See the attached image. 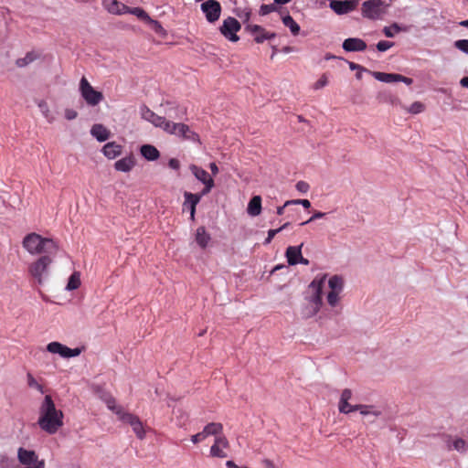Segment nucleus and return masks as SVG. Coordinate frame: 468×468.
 <instances>
[{
	"instance_id": "423d86ee",
	"label": "nucleus",
	"mask_w": 468,
	"mask_h": 468,
	"mask_svg": "<svg viewBox=\"0 0 468 468\" xmlns=\"http://www.w3.org/2000/svg\"><path fill=\"white\" fill-rule=\"evenodd\" d=\"M17 460L20 468H45V461L38 458L37 452L24 447L17 450Z\"/></svg>"
},
{
	"instance_id": "6ab92c4d",
	"label": "nucleus",
	"mask_w": 468,
	"mask_h": 468,
	"mask_svg": "<svg viewBox=\"0 0 468 468\" xmlns=\"http://www.w3.org/2000/svg\"><path fill=\"white\" fill-rule=\"evenodd\" d=\"M353 393L349 388H345L340 396L338 402V410L343 414H349L353 411H356V405H351L348 401L352 399Z\"/></svg>"
},
{
	"instance_id": "0e129e2a",
	"label": "nucleus",
	"mask_w": 468,
	"mask_h": 468,
	"mask_svg": "<svg viewBox=\"0 0 468 468\" xmlns=\"http://www.w3.org/2000/svg\"><path fill=\"white\" fill-rule=\"evenodd\" d=\"M302 199H294V200H288L285 202V206H289L292 204H301Z\"/></svg>"
},
{
	"instance_id": "e2e57ef3",
	"label": "nucleus",
	"mask_w": 468,
	"mask_h": 468,
	"mask_svg": "<svg viewBox=\"0 0 468 468\" xmlns=\"http://www.w3.org/2000/svg\"><path fill=\"white\" fill-rule=\"evenodd\" d=\"M304 208H309L311 207V202L308 199H302L301 204Z\"/></svg>"
},
{
	"instance_id": "f8f14e48",
	"label": "nucleus",
	"mask_w": 468,
	"mask_h": 468,
	"mask_svg": "<svg viewBox=\"0 0 468 468\" xmlns=\"http://www.w3.org/2000/svg\"><path fill=\"white\" fill-rule=\"evenodd\" d=\"M223 431V426L219 422H209L207 423L200 432L194 434L191 436V441L194 444H197L203 441L208 436H217L221 434Z\"/></svg>"
},
{
	"instance_id": "393cba45",
	"label": "nucleus",
	"mask_w": 468,
	"mask_h": 468,
	"mask_svg": "<svg viewBox=\"0 0 468 468\" xmlns=\"http://www.w3.org/2000/svg\"><path fill=\"white\" fill-rule=\"evenodd\" d=\"M101 152L108 159H114L121 155L122 146L115 142H110L104 144Z\"/></svg>"
},
{
	"instance_id": "a878e982",
	"label": "nucleus",
	"mask_w": 468,
	"mask_h": 468,
	"mask_svg": "<svg viewBox=\"0 0 468 468\" xmlns=\"http://www.w3.org/2000/svg\"><path fill=\"white\" fill-rule=\"evenodd\" d=\"M90 134L99 142H105L110 137V132L102 124H94L90 129Z\"/></svg>"
},
{
	"instance_id": "c756f323",
	"label": "nucleus",
	"mask_w": 468,
	"mask_h": 468,
	"mask_svg": "<svg viewBox=\"0 0 468 468\" xmlns=\"http://www.w3.org/2000/svg\"><path fill=\"white\" fill-rule=\"evenodd\" d=\"M247 212L251 217H257L261 212V197L254 196L249 202Z\"/></svg>"
},
{
	"instance_id": "7c9ffc66",
	"label": "nucleus",
	"mask_w": 468,
	"mask_h": 468,
	"mask_svg": "<svg viewBox=\"0 0 468 468\" xmlns=\"http://www.w3.org/2000/svg\"><path fill=\"white\" fill-rule=\"evenodd\" d=\"M189 169L192 172V174L195 176V177L198 181L202 182L203 184L207 183V181L213 180L212 177L208 175V173L205 169H203L196 165H191Z\"/></svg>"
},
{
	"instance_id": "58836bf2",
	"label": "nucleus",
	"mask_w": 468,
	"mask_h": 468,
	"mask_svg": "<svg viewBox=\"0 0 468 468\" xmlns=\"http://www.w3.org/2000/svg\"><path fill=\"white\" fill-rule=\"evenodd\" d=\"M80 275L79 272L75 271L73 272L68 281L66 290L68 291H73L80 287Z\"/></svg>"
},
{
	"instance_id": "f03ea898",
	"label": "nucleus",
	"mask_w": 468,
	"mask_h": 468,
	"mask_svg": "<svg viewBox=\"0 0 468 468\" xmlns=\"http://www.w3.org/2000/svg\"><path fill=\"white\" fill-rule=\"evenodd\" d=\"M326 274L317 275L308 285L304 294V303L301 306L300 314L303 319H309L317 314L323 305V290Z\"/></svg>"
},
{
	"instance_id": "ddd939ff",
	"label": "nucleus",
	"mask_w": 468,
	"mask_h": 468,
	"mask_svg": "<svg viewBox=\"0 0 468 468\" xmlns=\"http://www.w3.org/2000/svg\"><path fill=\"white\" fill-rule=\"evenodd\" d=\"M245 30L253 37L256 43H263L265 40H271L276 37L274 32H269L259 25L247 24Z\"/></svg>"
},
{
	"instance_id": "473e14b6",
	"label": "nucleus",
	"mask_w": 468,
	"mask_h": 468,
	"mask_svg": "<svg viewBox=\"0 0 468 468\" xmlns=\"http://www.w3.org/2000/svg\"><path fill=\"white\" fill-rule=\"evenodd\" d=\"M356 410H359L360 414L363 416L371 415L378 417L381 415V411L374 405L356 404Z\"/></svg>"
},
{
	"instance_id": "b1692460",
	"label": "nucleus",
	"mask_w": 468,
	"mask_h": 468,
	"mask_svg": "<svg viewBox=\"0 0 468 468\" xmlns=\"http://www.w3.org/2000/svg\"><path fill=\"white\" fill-rule=\"evenodd\" d=\"M134 165L135 159L132 154L125 156L114 163L115 170L124 173L130 172L134 167Z\"/></svg>"
},
{
	"instance_id": "cd10ccee",
	"label": "nucleus",
	"mask_w": 468,
	"mask_h": 468,
	"mask_svg": "<svg viewBox=\"0 0 468 468\" xmlns=\"http://www.w3.org/2000/svg\"><path fill=\"white\" fill-rule=\"evenodd\" d=\"M103 5L111 14H125L124 8H126V5L118 2L117 0H103Z\"/></svg>"
},
{
	"instance_id": "6e6d98bb",
	"label": "nucleus",
	"mask_w": 468,
	"mask_h": 468,
	"mask_svg": "<svg viewBox=\"0 0 468 468\" xmlns=\"http://www.w3.org/2000/svg\"><path fill=\"white\" fill-rule=\"evenodd\" d=\"M27 385L31 388H34L38 383L31 373H27Z\"/></svg>"
},
{
	"instance_id": "aec40b11",
	"label": "nucleus",
	"mask_w": 468,
	"mask_h": 468,
	"mask_svg": "<svg viewBox=\"0 0 468 468\" xmlns=\"http://www.w3.org/2000/svg\"><path fill=\"white\" fill-rule=\"evenodd\" d=\"M342 48L347 52H359L367 48V43L358 37H349L344 40Z\"/></svg>"
},
{
	"instance_id": "a18cd8bd",
	"label": "nucleus",
	"mask_w": 468,
	"mask_h": 468,
	"mask_svg": "<svg viewBox=\"0 0 468 468\" xmlns=\"http://www.w3.org/2000/svg\"><path fill=\"white\" fill-rule=\"evenodd\" d=\"M289 226V223H284L282 227H280L279 229H270L268 231V236L264 241V244H269L271 239L274 238V236L276 234H278L279 232H281L282 230L285 229L287 227Z\"/></svg>"
},
{
	"instance_id": "338daca9",
	"label": "nucleus",
	"mask_w": 468,
	"mask_h": 468,
	"mask_svg": "<svg viewBox=\"0 0 468 468\" xmlns=\"http://www.w3.org/2000/svg\"><path fill=\"white\" fill-rule=\"evenodd\" d=\"M299 263L303 264V265H308L309 264V260L303 258V255H302L300 260H299Z\"/></svg>"
},
{
	"instance_id": "3c124183",
	"label": "nucleus",
	"mask_w": 468,
	"mask_h": 468,
	"mask_svg": "<svg viewBox=\"0 0 468 468\" xmlns=\"http://www.w3.org/2000/svg\"><path fill=\"white\" fill-rule=\"evenodd\" d=\"M328 83L327 78L325 75H323L314 84V89L319 90L326 86Z\"/></svg>"
},
{
	"instance_id": "20e7f679",
	"label": "nucleus",
	"mask_w": 468,
	"mask_h": 468,
	"mask_svg": "<svg viewBox=\"0 0 468 468\" xmlns=\"http://www.w3.org/2000/svg\"><path fill=\"white\" fill-rule=\"evenodd\" d=\"M390 5V0H367L361 7L362 16L371 20L379 19Z\"/></svg>"
},
{
	"instance_id": "7ed1b4c3",
	"label": "nucleus",
	"mask_w": 468,
	"mask_h": 468,
	"mask_svg": "<svg viewBox=\"0 0 468 468\" xmlns=\"http://www.w3.org/2000/svg\"><path fill=\"white\" fill-rule=\"evenodd\" d=\"M23 246L30 254L53 255L58 250V245L53 239L42 238L37 233L27 235L23 239Z\"/></svg>"
},
{
	"instance_id": "49530a36",
	"label": "nucleus",
	"mask_w": 468,
	"mask_h": 468,
	"mask_svg": "<svg viewBox=\"0 0 468 468\" xmlns=\"http://www.w3.org/2000/svg\"><path fill=\"white\" fill-rule=\"evenodd\" d=\"M454 47L468 55V39H459L454 42Z\"/></svg>"
},
{
	"instance_id": "4468645a",
	"label": "nucleus",
	"mask_w": 468,
	"mask_h": 468,
	"mask_svg": "<svg viewBox=\"0 0 468 468\" xmlns=\"http://www.w3.org/2000/svg\"><path fill=\"white\" fill-rule=\"evenodd\" d=\"M47 350L52 354H58L63 358L75 357L81 353V348H69L59 342H50L47 346Z\"/></svg>"
},
{
	"instance_id": "ea45409f",
	"label": "nucleus",
	"mask_w": 468,
	"mask_h": 468,
	"mask_svg": "<svg viewBox=\"0 0 468 468\" xmlns=\"http://www.w3.org/2000/svg\"><path fill=\"white\" fill-rule=\"evenodd\" d=\"M36 58V54L28 52L24 58H18L16 63L17 67L23 68L33 62Z\"/></svg>"
},
{
	"instance_id": "a211bd4d",
	"label": "nucleus",
	"mask_w": 468,
	"mask_h": 468,
	"mask_svg": "<svg viewBox=\"0 0 468 468\" xmlns=\"http://www.w3.org/2000/svg\"><path fill=\"white\" fill-rule=\"evenodd\" d=\"M120 420L123 423L129 424L138 439L142 440L144 438L145 431L142 421L137 416L130 412H126L121 417Z\"/></svg>"
},
{
	"instance_id": "5fc2aeb1",
	"label": "nucleus",
	"mask_w": 468,
	"mask_h": 468,
	"mask_svg": "<svg viewBox=\"0 0 468 468\" xmlns=\"http://www.w3.org/2000/svg\"><path fill=\"white\" fill-rule=\"evenodd\" d=\"M78 116V113L75 110L73 109H67L65 111V118L67 120H74L76 117Z\"/></svg>"
},
{
	"instance_id": "e433bc0d",
	"label": "nucleus",
	"mask_w": 468,
	"mask_h": 468,
	"mask_svg": "<svg viewBox=\"0 0 468 468\" xmlns=\"http://www.w3.org/2000/svg\"><path fill=\"white\" fill-rule=\"evenodd\" d=\"M282 23L285 27H289L293 36H297L300 32V26L294 19L288 14L282 17Z\"/></svg>"
},
{
	"instance_id": "39448f33",
	"label": "nucleus",
	"mask_w": 468,
	"mask_h": 468,
	"mask_svg": "<svg viewBox=\"0 0 468 468\" xmlns=\"http://www.w3.org/2000/svg\"><path fill=\"white\" fill-rule=\"evenodd\" d=\"M164 131L169 134L176 135L185 140L200 144L199 135L192 131L190 127L185 123L175 122L168 120Z\"/></svg>"
},
{
	"instance_id": "1a4fd4ad",
	"label": "nucleus",
	"mask_w": 468,
	"mask_h": 468,
	"mask_svg": "<svg viewBox=\"0 0 468 468\" xmlns=\"http://www.w3.org/2000/svg\"><path fill=\"white\" fill-rule=\"evenodd\" d=\"M80 91L82 98L90 106H96L103 100L102 93L95 90L85 77L80 80Z\"/></svg>"
},
{
	"instance_id": "c85d7f7f",
	"label": "nucleus",
	"mask_w": 468,
	"mask_h": 468,
	"mask_svg": "<svg viewBox=\"0 0 468 468\" xmlns=\"http://www.w3.org/2000/svg\"><path fill=\"white\" fill-rule=\"evenodd\" d=\"M211 239L210 235L207 232L205 227L201 226L196 231V242L201 249H205Z\"/></svg>"
},
{
	"instance_id": "f3484780",
	"label": "nucleus",
	"mask_w": 468,
	"mask_h": 468,
	"mask_svg": "<svg viewBox=\"0 0 468 468\" xmlns=\"http://www.w3.org/2000/svg\"><path fill=\"white\" fill-rule=\"evenodd\" d=\"M229 447V442L228 439L225 436L218 434L215 437L214 443L210 447L209 454L211 457L226 458L228 454L225 450Z\"/></svg>"
},
{
	"instance_id": "774afa93",
	"label": "nucleus",
	"mask_w": 468,
	"mask_h": 468,
	"mask_svg": "<svg viewBox=\"0 0 468 468\" xmlns=\"http://www.w3.org/2000/svg\"><path fill=\"white\" fill-rule=\"evenodd\" d=\"M459 25H460L461 27H463L468 28V19L461 21V22L459 23Z\"/></svg>"
},
{
	"instance_id": "9b49d317",
	"label": "nucleus",
	"mask_w": 468,
	"mask_h": 468,
	"mask_svg": "<svg viewBox=\"0 0 468 468\" xmlns=\"http://www.w3.org/2000/svg\"><path fill=\"white\" fill-rule=\"evenodd\" d=\"M200 9L205 15L208 23L217 22L221 15V5L217 0H207L200 5Z\"/></svg>"
},
{
	"instance_id": "a19ab883",
	"label": "nucleus",
	"mask_w": 468,
	"mask_h": 468,
	"mask_svg": "<svg viewBox=\"0 0 468 468\" xmlns=\"http://www.w3.org/2000/svg\"><path fill=\"white\" fill-rule=\"evenodd\" d=\"M279 11H280V8L278 7V4H275V2H274L273 4L261 5L260 7L259 13L261 16H266L270 13L279 12Z\"/></svg>"
},
{
	"instance_id": "f704fd0d",
	"label": "nucleus",
	"mask_w": 468,
	"mask_h": 468,
	"mask_svg": "<svg viewBox=\"0 0 468 468\" xmlns=\"http://www.w3.org/2000/svg\"><path fill=\"white\" fill-rule=\"evenodd\" d=\"M330 292H342L344 288V280L341 276L334 275L328 281Z\"/></svg>"
},
{
	"instance_id": "c03bdc74",
	"label": "nucleus",
	"mask_w": 468,
	"mask_h": 468,
	"mask_svg": "<svg viewBox=\"0 0 468 468\" xmlns=\"http://www.w3.org/2000/svg\"><path fill=\"white\" fill-rule=\"evenodd\" d=\"M38 108H39L40 112H42V114L44 115V117L48 120V122H52L53 117H51L49 114V109H48V103L44 101H41L38 102Z\"/></svg>"
},
{
	"instance_id": "9d476101",
	"label": "nucleus",
	"mask_w": 468,
	"mask_h": 468,
	"mask_svg": "<svg viewBox=\"0 0 468 468\" xmlns=\"http://www.w3.org/2000/svg\"><path fill=\"white\" fill-rule=\"evenodd\" d=\"M240 28V23L236 18L229 16L223 20L219 31L228 40L237 42L239 39L237 32H239Z\"/></svg>"
},
{
	"instance_id": "864d4df0",
	"label": "nucleus",
	"mask_w": 468,
	"mask_h": 468,
	"mask_svg": "<svg viewBox=\"0 0 468 468\" xmlns=\"http://www.w3.org/2000/svg\"><path fill=\"white\" fill-rule=\"evenodd\" d=\"M296 189L302 193H305L309 189V185L304 181H299L296 184Z\"/></svg>"
},
{
	"instance_id": "bf43d9fd",
	"label": "nucleus",
	"mask_w": 468,
	"mask_h": 468,
	"mask_svg": "<svg viewBox=\"0 0 468 468\" xmlns=\"http://www.w3.org/2000/svg\"><path fill=\"white\" fill-rule=\"evenodd\" d=\"M348 65H349V68H350L351 70H355V69H357L359 71H363L364 70V68L362 66H360L358 64H356L354 62H349Z\"/></svg>"
},
{
	"instance_id": "79ce46f5",
	"label": "nucleus",
	"mask_w": 468,
	"mask_h": 468,
	"mask_svg": "<svg viewBox=\"0 0 468 468\" xmlns=\"http://www.w3.org/2000/svg\"><path fill=\"white\" fill-rule=\"evenodd\" d=\"M237 16L241 19L243 24L246 26L247 24H250L249 21L250 19L251 11L250 8H245L243 10H238L236 12Z\"/></svg>"
},
{
	"instance_id": "4be33fe9",
	"label": "nucleus",
	"mask_w": 468,
	"mask_h": 468,
	"mask_svg": "<svg viewBox=\"0 0 468 468\" xmlns=\"http://www.w3.org/2000/svg\"><path fill=\"white\" fill-rule=\"evenodd\" d=\"M184 207L188 209L190 212V219L195 220V215H196V207L200 202L199 197L197 195H194L190 192H185L184 193Z\"/></svg>"
},
{
	"instance_id": "2eb2a0df",
	"label": "nucleus",
	"mask_w": 468,
	"mask_h": 468,
	"mask_svg": "<svg viewBox=\"0 0 468 468\" xmlns=\"http://www.w3.org/2000/svg\"><path fill=\"white\" fill-rule=\"evenodd\" d=\"M140 115L142 119L151 122L154 126L161 128L162 130L165 129L168 121L165 117L160 116L154 112L146 105H142L140 107Z\"/></svg>"
},
{
	"instance_id": "de8ad7c7",
	"label": "nucleus",
	"mask_w": 468,
	"mask_h": 468,
	"mask_svg": "<svg viewBox=\"0 0 468 468\" xmlns=\"http://www.w3.org/2000/svg\"><path fill=\"white\" fill-rule=\"evenodd\" d=\"M393 46H394L393 42L387 41V40H381V41L378 42V44L376 45V48L379 52H385L388 49H389L390 48H392Z\"/></svg>"
},
{
	"instance_id": "8fccbe9b",
	"label": "nucleus",
	"mask_w": 468,
	"mask_h": 468,
	"mask_svg": "<svg viewBox=\"0 0 468 468\" xmlns=\"http://www.w3.org/2000/svg\"><path fill=\"white\" fill-rule=\"evenodd\" d=\"M424 105L420 101L413 102L410 107L409 108V112L413 114H418L423 112Z\"/></svg>"
},
{
	"instance_id": "4d7b16f0",
	"label": "nucleus",
	"mask_w": 468,
	"mask_h": 468,
	"mask_svg": "<svg viewBox=\"0 0 468 468\" xmlns=\"http://www.w3.org/2000/svg\"><path fill=\"white\" fill-rule=\"evenodd\" d=\"M168 166L171 169L178 170L180 168V162L177 159H176V158H171L168 161Z\"/></svg>"
},
{
	"instance_id": "680f3d73",
	"label": "nucleus",
	"mask_w": 468,
	"mask_h": 468,
	"mask_svg": "<svg viewBox=\"0 0 468 468\" xmlns=\"http://www.w3.org/2000/svg\"><path fill=\"white\" fill-rule=\"evenodd\" d=\"M460 84H461L463 88H467V89H468V77H463V79H461V80H460Z\"/></svg>"
},
{
	"instance_id": "37998d69",
	"label": "nucleus",
	"mask_w": 468,
	"mask_h": 468,
	"mask_svg": "<svg viewBox=\"0 0 468 468\" xmlns=\"http://www.w3.org/2000/svg\"><path fill=\"white\" fill-rule=\"evenodd\" d=\"M341 292H329L326 295V301L331 307H335L339 302Z\"/></svg>"
},
{
	"instance_id": "dca6fc26",
	"label": "nucleus",
	"mask_w": 468,
	"mask_h": 468,
	"mask_svg": "<svg viewBox=\"0 0 468 468\" xmlns=\"http://www.w3.org/2000/svg\"><path fill=\"white\" fill-rule=\"evenodd\" d=\"M359 0H331L329 6L337 15H346L355 10Z\"/></svg>"
},
{
	"instance_id": "72a5a7b5",
	"label": "nucleus",
	"mask_w": 468,
	"mask_h": 468,
	"mask_svg": "<svg viewBox=\"0 0 468 468\" xmlns=\"http://www.w3.org/2000/svg\"><path fill=\"white\" fill-rule=\"evenodd\" d=\"M371 74L377 80L385 83L397 82V79H399L397 73L373 71Z\"/></svg>"
},
{
	"instance_id": "052dcab7",
	"label": "nucleus",
	"mask_w": 468,
	"mask_h": 468,
	"mask_svg": "<svg viewBox=\"0 0 468 468\" xmlns=\"http://www.w3.org/2000/svg\"><path fill=\"white\" fill-rule=\"evenodd\" d=\"M209 168L211 170V173L215 176L218 173V165H216V163H210L209 164Z\"/></svg>"
},
{
	"instance_id": "13d9d810",
	"label": "nucleus",
	"mask_w": 468,
	"mask_h": 468,
	"mask_svg": "<svg viewBox=\"0 0 468 468\" xmlns=\"http://www.w3.org/2000/svg\"><path fill=\"white\" fill-rule=\"evenodd\" d=\"M398 77L399 79H397V82L401 81V82H404L407 85H410L413 82L412 79L405 77V76H402L400 74H398Z\"/></svg>"
},
{
	"instance_id": "c9c22d12",
	"label": "nucleus",
	"mask_w": 468,
	"mask_h": 468,
	"mask_svg": "<svg viewBox=\"0 0 468 468\" xmlns=\"http://www.w3.org/2000/svg\"><path fill=\"white\" fill-rule=\"evenodd\" d=\"M105 403L107 405V408L112 410L113 413H115L120 420L122 415H124L127 411H125L122 407L118 406L116 404V401L114 398L109 397L105 399Z\"/></svg>"
},
{
	"instance_id": "0eeeda50",
	"label": "nucleus",
	"mask_w": 468,
	"mask_h": 468,
	"mask_svg": "<svg viewBox=\"0 0 468 468\" xmlns=\"http://www.w3.org/2000/svg\"><path fill=\"white\" fill-rule=\"evenodd\" d=\"M51 262L50 255H44L30 265L29 273L38 284H43L44 281L48 278V267Z\"/></svg>"
},
{
	"instance_id": "6e6552de",
	"label": "nucleus",
	"mask_w": 468,
	"mask_h": 468,
	"mask_svg": "<svg viewBox=\"0 0 468 468\" xmlns=\"http://www.w3.org/2000/svg\"><path fill=\"white\" fill-rule=\"evenodd\" d=\"M160 109L166 120H183L186 115V107L176 101H166L160 104Z\"/></svg>"
},
{
	"instance_id": "4c0bfd02",
	"label": "nucleus",
	"mask_w": 468,
	"mask_h": 468,
	"mask_svg": "<svg viewBox=\"0 0 468 468\" xmlns=\"http://www.w3.org/2000/svg\"><path fill=\"white\" fill-rule=\"evenodd\" d=\"M124 10H125V14L129 13V14L134 15L138 18H140L144 21H147V22L153 21L151 19V17L149 16V15L141 7L131 8V7L126 6V8H124Z\"/></svg>"
},
{
	"instance_id": "f257e3e1",
	"label": "nucleus",
	"mask_w": 468,
	"mask_h": 468,
	"mask_svg": "<svg viewBox=\"0 0 468 468\" xmlns=\"http://www.w3.org/2000/svg\"><path fill=\"white\" fill-rule=\"evenodd\" d=\"M64 414L57 409L50 395H46L38 409L37 425L49 435H53L64 425Z\"/></svg>"
},
{
	"instance_id": "bb28decb",
	"label": "nucleus",
	"mask_w": 468,
	"mask_h": 468,
	"mask_svg": "<svg viewBox=\"0 0 468 468\" xmlns=\"http://www.w3.org/2000/svg\"><path fill=\"white\" fill-rule=\"evenodd\" d=\"M140 153L144 158L148 161H155L159 158L160 153L157 148L151 144H144L140 148Z\"/></svg>"
},
{
	"instance_id": "69168bd1",
	"label": "nucleus",
	"mask_w": 468,
	"mask_h": 468,
	"mask_svg": "<svg viewBox=\"0 0 468 468\" xmlns=\"http://www.w3.org/2000/svg\"><path fill=\"white\" fill-rule=\"evenodd\" d=\"M285 207H286V206H285V204H284L283 206H282V207H277V211H276V212H277V214H278L279 216H281V215H282V214L284 213V208H285Z\"/></svg>"
},
{
	"instance_id": "603ef678",
	"label": "nucleus",
	"mask_w": 468,
	"mask_h": 468,
	"mask_svg": "<svg viewBox=\"0 0 468 468\" xmlns=\"http://www.w3.org/2000/svg\"><path fill=\"white\" fill-rule=\"evenodd\" d=\"M325 215L326 214L324 213V212L316 211V212L314 213V215L308 220H306L304 222H302L301 225L302 226L306 225V224H308V223H310V222H312V221H314L315 219L324 218Z\"/></svg>"
},
{
	"instance_id": "412c9836",
	"label": "nucleus",
	"mask_w": 468,
	"mask_h": 468,
	"mask_svg": "<svg viewBox=\"0 0 468 468\" xmlns=\"http://www.w3.org/2000/svg\"><path fill=\"white\" fill-rule=\"evenodd\" d=\"M447 448L449 450H455L458 452L463 454L468 451V441L460 437H449L447 441Z\"/></svg>"
},
{
	"instance_id": "5701e85b",
	"label": "nucleus",
	"mask_w": 468,
	"mask_h": 468,
	"mask_svg": "<svg viewBox=\"0 0 468 468\" xmlns=\"http://www.w3.org/2000/svg\"><path fill=\"white\" fill-rule=\"evenodd\" d=\"M303 243L299 246H289L286 249L285 256L289 265L294 266L299 264V260L302 256Z\"/></svg>"
},
{
	"instance_id": "2f4dec72",
	"label": "nucleus",
	"mask_w": 468,
	"mask_h": 468,
	"mask_svg": "<svg viewBox=\"0 0 468 468\" xmlns=\"http://www.w3.org/2000/svg\"><path fill=\"white\" fill-rule=\"evenodd\" d=\"M408 29L409 27L407 26L393 23L388 27H384L383 33L387 37H394L396 34L399 32H407Z\"/></svg>"
},
{
	"instance_id": "09e8293b",
	"label": "nucleus",
	"mask_w": 468,
	"mask_h": 468,
	"mask_svg": "<svg viewBox=\"0 0 468 468\" xmlns=\"http://www.w3.org/2000/svg\"><path fill=\"white\" fill-rule=\"evenodd\" d=\"M205 186L200 193H196L197 197H199V200H201L202 197L207 195L211 189L214 187V180L207 181V183L204 184Z\"/></svg>"
}]
</instances>
